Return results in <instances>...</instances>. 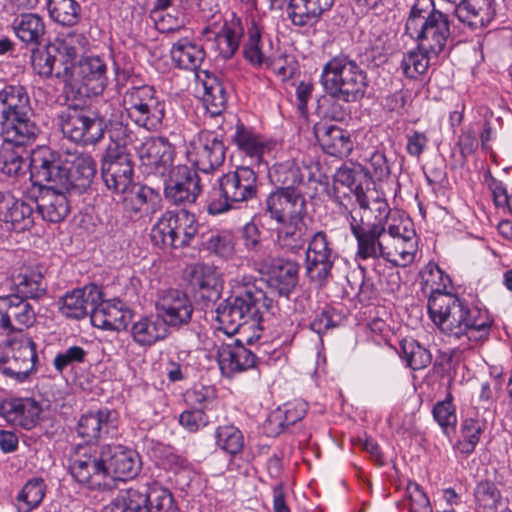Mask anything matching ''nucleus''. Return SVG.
Returning <instances> with one entry per match:
<instances>
[{
	"label": "nucleus",
	"mask_w": 512,
	"mask_h": 512,
	"mask_svg": "<svg viewBox=\"0 0 512 512\" xmlns=\"http://www.w3.org/2000/svg\"><path fill=\"white\" fill-rule=\"evenodd\" d=\"M215 348L221 370L230 373L251 369L258 360L256 352L246 348L242 339H231L229 343H221Z\"/></svg>",
	"instance_id": "obj_27"
},
{
	"label": "nucleus",
	"mask_w": 512,
	"mask_h": 512,
	"mask_svg": "<svg viewBox=\"0 0 512 512\" xmlns=\"http://www.w3.org/2000/svg\"><path fill=\"white\" fill-rule=\"evenodd\" d=\"M215 445L231 458H235L244 449V435L242 431L231 424L220 425L214 431Z\"/></svg>",
	"instance_id": "obj_46"
},
{
	"label": "nucleus",
	"mask_w": 512,
	"mask_h": 512,
	"mask_svg": "<svg viewBox=\"0 0 512 512\" xmlns=\"http://www.w3.org/2000/svg\"><path fill=\"white\" fill-rule=\"evenodd\" d=\"M26 88L6 85L0 90V134L14 141H34L39 128Z\"/></svg>",
	"instance_id": "obj_4"
},
{
	"label": "nucleus",
	"mask_w": 512,
	"mask_h": 512,
	"mask_svg": "<svg viewBox=\"0 0 512 512\" xmlns=\"http://www.w3.org/2000/svg\"><path fill=\"white\" fill-rule=\"evenodd\" d=\"M60 119L63 134L75 143L93 145L104 136V119L87 110L68 108Z\"/></svg>",
	"instance_id": "obj_12"
},
{
	"label": "nucleus",
	"mask_w": 512,
	"mask_h": 512,
	"mask_svg": "<svg viewBox=\"0 0 512 512\" xmlns=\"http://www.w3.org/2000/svg\"><path fill=\"white\" fill-rule=\"evenodd\" d=\"M268 179L276 190H299L304 176L294 160L275 163L268 169Z\"/></svg>",
	"instance_id": "obj_41"
},
{
	"label": "nucleus",
	"mask_w": 512,
	"mask_h": 512,
	"mask_svg": "<svg viewBox=\"0 0 512 512\" xmlns=\"http://www.w3.org/2000/svg\"><path fill=\"white\" fill-rule=\"evenodd\" d=\"M130 320L131 311L118 299H101L91 315V323L94 327L109 331L125 330Z\"/></svg>",
	"instance_id": "obj_29"
},
{
	"label": "nucleus",
	"mask_w": 512,
	"mask_h": 512,
	"mask_svg": "<svg viewBox=\"0 0 512 512\" xmlns=\"http://www.w3.org/2000/svg\"><path fill=\"white\" fill-rule=\"evenodd\" d=\"M72 477L82 486L97 491L113 488V478L106 467L102 446L79 447L70 459Z\"/></svg>",
	"instance_id": "obj_10"
},
{
	"label": "nucleus",
	"mask_w": 512,
	"mask_h": 512,
	"mask_svg": "<svg viewBox=\"0 0 512 512\" xmlns=\"http://www.w3.org/2000/svg\"><path fill=\"white\" fill-rule=\"evenodd\" d=\"M216 399V392L212 386L195 385L185 393V401L194 409L209 408Z\"/></svg>",
	"instance_id": "obj_62"
},
{
	"label": "nucleus",
	"mask_w": 512,
	"mask_h": 512,
	"mask_svg": "<svg viewBox=\"0 0 512 512\" xmlns=\"http://www.w3.org/2000/svg\"><path fill=\"white\" fill-rule=\"evenodd\" d=\"M77 433L86 441L116 437L118 434L116 412L108 408H101L84 413L78 420Z\"/></svg>",
	"instance_id": "obj_20"
},
{
	"label": "nucleus",
	"mask_w": 512,
	"mask_h": 512,
	"mask_svg": "<svg viewBox=\"0 0 512 512\" xmlns=\"http://www.w3.org/2000/svg\"><path fill=\"white\" fill-rule=\"evenodd\" d=\"M198 231L195 216L184 209L166 211L162 215V245L172 249L190 243Z\"/></svg>",
	"instance_id": "obj_16"
},
{
	"label": "nucleus",
	"mask_w": 512,
	"mask_h": 512,
	"mask_svg": "<svg viewBox=\"0 0 512 512\" xmlns=\"http://www.w3.org/2000/svg\"><path fill=\"white\" fill-rule=\"evenodd\" d=\"M106 64L99 57L82 58L77 65H66L57 70V78L64 83L67 97H89L101 94L106 85Z\"/></svg>",
	"instance_id": "obj_9"
},
{
	"label": "nucleus",
	"mask_w": 512,
	"mask_h": 512,
	"mask_svg": "<svg viewBox=\"0 0 512 512\" xmlns=\"http://www.w3.org/2000/svg\"><path fill=\"white\" fill-rule=\"evenodd\" d=\"M350 231L357 243L356 258L361 260L378 259V247L383 225L372 223L367 215L355 212L350 217Z\"/></svg>",
	"instance_id": "obj_18"
},
{
	"label": "nucleus",
	"mask_w": 512,
	"mask_h": 512,
	"mask_svg": "<svg viewBox=\"0 0 512 512\" xmlns=\"http://www.w3.org/2000/svg\"><path fill=\"white\" fill-rule=\"evenodd\" d=\"M33 163L37 182H54L55 187L79 194L91 186L96 174V162L90 154L75 156L65 167L57 153L46 149Z\"/></svg>",
	"instance_id": "obj_2"
},
{
	"label": "nucleus",
	"mask_w": 512,
	"mask_h": 512,
	"mask_svg": "<svg viewBox=\"0 0 512 512\" xmlns=\"http://www.w3.org/2000/svg\"><path fill=\"white\" fill-rule=\"evenodd\" d=\"M46 488L42 478L28 480L16 496L17 512H31L40 506L45 497Z\"/></svg>",
	"instance_id": "obj_47"
},
{
	"label": "nucleus",
	"mask_w": 512,
	"mask_h": 512,
	"mask_svg": "<svg viewBox=\"0 0 512 512\" xmlns=\"http://www.w3.org/2000/svg\"><path fill=\"white\" fill-rule=\"evenodd\" d=\"M34 304L19 295L0 297V332L9 334L29 328L36 322Z\"/></svg>",
	"instance_id": "obj_17"
},
{
	"label": "nucleus",
	"mask_w": 512,
	"mask_h": 512,
	"mask_svg": "<svg viewBox=\"0 0 512 512\" xmlns=\"http://www.w3.org/2000/svg\"><path fill=\"white\" fill-rule=\"evenodd\" d=\"M0 221L16 232L29 230L34 224V206L10 192H0Z\"/></svg>",
	"instance_id": "obj_26"
},
{
	"label": "nucleus",
	"mask_w": 512,
	"mask_h": 512,
	"mask_svg": "<svg viewBox=\"0 0 512 512\" xmlns=\"http://www.w3.org/2000/svg\"><path fill=\"white\" fill-rule=\"evenodd\" d=\"M272 305L273 299L262 288L255 284L246 285L217 307L219 329L230 337L241 323L262 315Z\"/></svg>",
	"instance_id": "obj_7"
},
{
	"label": "nucleus",
	"mask_w": 512,
	"mask_h": 512,
	"mask_svg": "<svg viewBox=\"0 0 512 512\" xmlns=\"http://www.w3.org/2000/svg\"><path fill=\"white\" fill-rule=\"evenodd\" d=\"M402 230L395 239L390 263L394 266H407L412 263L416 253L415 231L408 227L409 223L401 222Z\"/></svg>",
	"instance_id": "obj_45"
},
{
	"label": "nucleus",
	"mask_w": 512,
	"mask_h": 512,
	"mask_svg": "<svg viewBox=\"0 0 512 512\" xmlns=\"http://www.w3.org/2000/svg\"><path fill=\"white\" fill-rule=\"evenodd\" d=\"M281 226L276 231V244L284 251L298 253L304 249L308 241V227L304 218L279 222Z\"/></svg>",
	"instance_id": "obj_35"
},
{
	"label": "nucleus",
	"mask_w": 512,
	"mask_h": 512,
	"mask_svg": "<svg viewBox=\"0 0 512 512\" xmlns=\"http://www.w3.org/2000/svg\"><path fill=\"white\" fill-rule=\"evenodd\" d=\"M159 318L160 316L157 314L149 317H143L134 323L132 327L133 339L140 345L147 346L157 342L160 338Z\"/></svg>",
	"instance_id": "obj_58"
},
{
	"label": "nucleus",
	"mask_w": 512,
	"mask_h": 512,
	"mask_svg": "<svg viewBox=\"0 0 512 512\" xmlns=\"http://www.w3.org/2000/svg\"><path fill=\"white\" fill-rule=\"evenodd\" d=\"M495 0H461L455 6V16L471 30L487 27L496 16Z\"/></svg>",
	"instance_id": "obj_30"
},
{
	"label": "nucleus",
	"mask_w": 512,
	"mask_h": 512,
	"mask_svg": "<svg viewBox=\"0 0 512 512\" xmlns=\"http://www.w3.org/2000/svg\"><path fill=\"white\" fill-rule=\"evenodd\" d=\"M485 430V422L479 417H467L461 421L459 438L455 447L462 454L469 455L475 451Z\"/></svg>",
	"instance_id": "obj_44"
},
{
	"label": "nucleus",
	"mask_w": 512,
	"mask_h": 512,
	"mask_svg": "<svg viewBox=\"0 0 512 512\" xmlns=\"http://www.w3.org/2000/svg\"><path fill=\"white\" fill-rule=\"evenodd\" d=\"M17 38L33 47H38L44 38L46 27L44 20L36 13H22L12 22Z\"/></svg>",
	"instance_id": "obj_39"
},
{
	"label": "nucleus",
	"mask_w": 512,
	"mask_h": 512,
	"mask_svg": "<svg viewBox=\"0 0 512 512\" xmlns=\"http://www.w3.org/2000/svg\"><path fill=\"white\" fill-rule=\"evenodd\" d=\"M242 54L244 59L255 69L270 68L274 64L272 39L254 21L247 29Z\"/></svg>",
	"instance_id": "obj_22"
},
{
	"label": "nucleus",
	"mask_w": 512,
	"mask_h": 512,
	"mask_svg": "<svg viewBox=\"0 0 512 512\" xmlns=\"http://www.w3.org/2000/svg\"><path fill=\"white\" fill-rule=\"evenodd\" d=\"M102 450L106 467L113 478V487L116 480H130L139 474L141 461L134 449L120 444H106L102 445Z\"/></svg>",
	"instance_id": "obj_19"
},
{
	"label": "nucleus",
	"mask_w": 512,
	"mask_h": 512,
	"mask_svg": "<svg viewBox=\"0 0 512 512\" xmlns=\"http://www.w3.org/2000/svg\"><path fill=\"white\" fill-rule=\"evenodd\" d=\"M333 4L334 0H290L288 16L295 26L303 27L317 22Z\"/></svg>",
	"instance_id": "obj_36"
},
{
	"label": "nucleus",
	"mask_w": 512,
	"mask_h": 512,
	"mask_svg": "<svg viewBox=\"0 0 512 512\" xmlns=\"http://www.w3.org/2000/svg\"><path fill=\"white\" fill-rule=\"evenodd\" d=\"M150 494L138 489L128 488L120 490L110 505L104 507L102 512H152L148 506Z\"/></svg>",
	"instance_id": "obj_42"
},
{
	"label": "nucleus",
	"mask_w": 512,
	"mask_h": 512,
	"mask_svg": "<svg viewBox=\"0 0 512 512\" xmlns=\"http://www.w3.org/2000/svg\"><path fill=\"white\" fill-rule=\"evenodd\" d=\"M235 244V237L232 231L221 230L211 233L203 245L209 253L223 260H230L236 252Z\"/></svg>",
	"instance_id": "obj_53"
},
{
	"label": "nucleus",
	"mask_w": 512,
	"mask_h": 512,
	"mask_svg": "<svg viewBox=\"0 0 512 512\" xmlns=\"http://www.w3.org/2000/svg\"><path fill=\"white\" fill-rule=\"evenodd\" d=\"M16 287V294L23 299L38 300L42 298L47 292V284L44 281V276L39 270H30L19 273L14 278Z\"/></svg>",
	"instance_id": "obj_43"
},
{
	"label": "nucleus",
	"mask_w": 512,
	"mask_h": 512,
	"mask_svg": "<svg viewBox=\"0 0 512 512\" xmlns=\"http://www.w3.org/2000/svg\"><path fill=\"white\" fill-rule=\"evenodd\" d=\"M314 134L322 150L330 156L347 157L353 149L350 133L334 124L317 123Z\"/></svg>",
	"instance_id": "obj_32"
},
{
	"label": "nucleus",
	"mask_w": 512,
	"mask_h": 512,
	"mask_svg": "<svg viewBox=\"0 0 512 512\" xmlns=\"http://www.w3.org/2000/svg\"><path fill=\"white\" fill-rule=\"evenodd\" d=\"M233 139L237 147L250 157L260 158L264 153L266 146L263 140L243 124L236 126Z\"/></svg>",
	"instance_id": "obj_57"
},
{
	"label": "nucleus",
	"mask_w": 512,
	"mask_h": 512,
	"mask_svg": "<svg viewBox=\"0 0 512 512\" xmlns=\"http://www.w3.org/2000/svg\"><path fill=\"white\" fill-rule=\"evenodd\" d=\"M298 274V262L278 258L271 264L269 283L280 295L288 296L298 283Z\"/></svg>",
	"instance_id": "obj_37"
},
{
	"label": "nucleus",
	"mask_w": 512,
	"mask_h": 512,
	"mask_svg": "<svg viewBox=\"0 0 512 512\" xmlns=\"http://www.w3.org/2000/svg\"><path fill=\"white\" fill-rule=\"evenodd\" d=\"M402 359L412 370H421L428 367L432 355L428 349L414 339H403L400 343Z\"/></svg>",
	"instance_id": "obj_54"
},
{
	"label": "nucleus",
	"mask_w": 512,
	"mask_h": 512,
	"mask_svg": "<svg viewBox=\"0 0 512 512\" xmlns=\"http://www.w3.org/2000/svg\"><path fill=\"white\" fill-rule=\"evenodd\" d=\"M169 45L171 60L180 69L196 71L206 58L203 46L192 42L186 36L177 37Z\"/></svg>",
	"instance_id": "obj_34"
},
{
	"label": "nucleus",
	"mask_w": 512,
	"mask_h": 512,
	"mask_svg": "<svg viewBox=\"0 0 512 512\" xmlns=\"http://www.w3.org/2000/svg\"><path fill=\"white\" fill-rule=\"evenodd\" d=\"M192 313V303L184 292L168 290L162 294V323L169 329L178 330L187 325Z\"/></svg>",
	"instance_id": "obj_31"
},
{
	"label": "nucleus",
	"mask_w": 512,
	"mask_h": 512,
	"mask_svg": "<svg viewBox=\"0 0 512 512\" xmlns=\"http://www.w3.org/2000/svg\"><path fill=\"white\" fill-rule=\"evenodd\" d=\"M33 141H14L3 137V143L0 146V171L9 177H19L25 175L32 167L31 177L35 176V167L33 160L43 154V151L36 154L30 161L27 157L25 145Z\"/></svg>",
	"instance_id": "obj_23"
},
{
	"label": "nucleus",
	"mask_w": 512,
	"mask_h": 512,
	"mask_svg": "<svg viewBox=\"0 0 512 512\" xmlns=\"http://www.w3.org/2000/svg\"><path fill=\"white\" fill-rule=\"evenodd\" d=\"M46 187L40 198L36 201L38 214L42 219L50 223L62 222L70 213V204L66 189L55 187L54 182H45Z\"/></svg>",
	"instance_id": "obj_28"
},
{
	"label": "nucleus",
	"mask_w": 512,
	"mask_h": 512,
	"mask_svg": "<svg viewBox=\"0 0 512 512\" xmlns=\"http://www.w3.org/2000/svg\"><path fill=\"white\" fill-rule=\"evenodd\" d=\"M155 90L152 86L132 85L123 93V103L130 117H134L135 113H149V101L153 100Z\"/></svg>",
	"instance_id": "obj_48"
},
{
	"label": "nucleus",
	"mask_w": 512,
	"mask_h": 512,
	"mask_svg": "<svg viewBox=\"0 0 512 512\" xmlns=\"http://www.w3.org/2000/svg\"><path fill=\"white\" fill-rule=\"evenodd\" d=\"M336 254L324 231H317L308 242L305 253V270L309 280L318 286L325 285L332 277L331 270Z\"/></svg>",
	"instance_id": "obj_14"
},
{
	"label": "nucleus",
	"mask_w": 512,
	"mask_h": 512,
	"mask_svg": "<svg viewBox=\"0 0 512 512\" xmlns=\"http://www.w3.org/2000/svg\"><path fill=\"white\" fill-rule=\"evenodd\" d=\"M244 28L241 19L231 13L229 19L211 22L200 31V39L211 43V49L217 57L224 60L231 59L238 51Z\"/></svg>",
	"instance_id": "obj_11"
},
{
	"label": "nucleus",
	"mask_w": 512,
	"mask_h": 512,
	"mask_svg": "<svg viewBox=\"0 0 512 512\" xmlns=\"http://www.w3.org/2000/svg\"><path fill=\"white\" fill-rule=\"evenodd\" d=\"M38 355L35 342L20 333L0 341V373L15 382L24 383L34 373Z\"/></svg>",
	"instance_id": "obj_8"
},
{
	"label": "nucleus",
	"mask_w": 512,
	"mask_h": 512,
	"mask_svg": "<svg viewBox=\"0 0 512 512\" xmlns=\"http://www.w3.org/2000/svg\"><path fill=\"white\" fill-rule=\"evenodd\" d=\"M365 174L370 178L383 181L390 176L391 168L386 155L381 151H374L368 160Z\"/></svg>",
	"instance_id": "obj_64"
},
{
	"label": "nucleus",
	"mask_w": 512,
	"mask_h": 512,
	"mask_svg": "<svg viewBox=\"0 0 512 512\" xmlns=\"http://www.w3.org/2000/svg\"><path fill=\"white\" fill-rule=\"evenodd\" d=\"M54 46L68 65H72L74 60L87 50L89 40L84 33L71 31L61 38H57Z\"/></svg>",
	"instance_id": "obj_50"
},
{
	"label": "nucleus",
	"mask_w": 512,
	"mask_h": 512,
	"mask_svg": "<svg viewBox=\"0 0 512 512\" xmlns=\"http://www.w3.org/2000/svg\"><path fill=\"white\" fill-rule=\"evenodd\" d=\"M320 83L330 99L360 102L369 87L367 72L348 54L330 58L322 67Z\"/></svg>",
	"instance_id": "obj_3"
},
{
	"label": "nucleus",
	"mask_w": 512,
	"mask_h": 512,
	"mask_svg": "<svg viewBox=\"0 0 512 512\" xmlns=\"http://www.w3.org/2000/svg\"><path fill=\"white\" fill-rule=\"evenodd\" d=\"M434 13H441L434 7L433 0H415L405 24V34L409 31H415L426 19L432 17Z\"/></svg>",
	"instance_id": "obj_60"
},
{
	"label": "nucleus",
	"mask_w": 512,
	"mask_h": 512,
	"mask_svg": "<svg viewBox=\"0 0 512 512\" xmlns=\"http://www.w3.org/2000/svg\"><path fill=\"white\" fill-rule=\"evenodd\" d=\"M162 137V178L165 199L176 206L195 203L202 188L196 172L182 163V145Z\"/></svg>",
	"instance_id": "obj_5"
},
{
	"label": "nucleus",
	"mask_w": 512,
	"mask_h": 512,
	"mask_svg": "<svg viewBox=\"0 0 512 512\" xmlns=\"http://www.w3.org/2000/svg\"><path fill=\"white\" fill-rule=\"evenodd\" d=\"M50 17L63 26L76 25L81 19V6L77 0H47Z\"/></svg>",
	"instance_id": "obj_51"
},
{
	"label": "nucleus",
	"mask_w": 512,
	"mask_h": 512,
	"mask_svg": "<svg viewBox=\"0 0 512 512\" xmlns=\"http://www.w3.org/2000/svg\"><path fill=\"white\" fill-rule=\"evenodd\" d=\"M133 163L126 148L112 143L102 159L101 174L106 187L116 193H127L133 182Z\"/></svg>",
	"instance_id": "obj_13"
},
{
	"label": "nucleus",
	"mask_w": 512,
	"mask_h": 512,
	"mask_svg": "<svg viewBox=\"0 0 512 512\" xmlns=\"http://www.w3.org/2000/svg\"><path fill=\"white\" fill-rule=\"evenodd\" d=\"M138 153L142 172L156 175L160 167V136L146 138Z\"/></svg>",
	"instance_id": "obj_55"
},
{
	"label": "nucleus",
	"mask_w": 512,
	"mask_h": 512,
	"mask_svg": "<svg viewBox=\"0 0 512 512\" xmlns=\"http://www.w3.org/2000/svg\"><path fill=\"white\" fill-rule=\"evenodd\" d=\"M421 278L422 291L428 295V314L442 333L475 342L488 337L492 320L487 311L446 292L451 280L436 263L429 262L421 271Z\"/></svg>",
	"instance_id": "obj_1"
},
{
	"label": "nucleus",
	"mask_w": 512,
	"mask_h": 512,
	"mask_svg": "<svg viewBox=\"0 0 512 512\" xmlns=\"http://www.w3.org/2000/svg\"><path fill=\"white\" fill-rule=\"evenodd\" d=\"M404 506H407L410 512H432L429 498L420 485L409 481L406 486Z\"/></svg>",
	"instance_id": "obj_61"
},
{
	"label": "nucleus",
	"mask_w": 512,
	"mask_h": 512,
	"mask_svg": "<svg viewBox=\"0 0 512 512\" xmlns=\"http://www.w3.org/2000/svg\"><path fill=\"white\" fill-rule=\"evenodd\" d=\"M258 175L248 166H239L234 171L221 175L213 186L207 211L210 215H220L257 197Z\"/></svg>",
	"instance_id": "obj_6"
},
{
	"label": "nucleus",
	"mask_w": 512,
	"mask_h": 512,
	"mask_svg": "<svg viewBox=\"0 0 512 512\" xmlns=\"http://www.w3.org/2000/svg\"><path fill=\"white\" fill-rule=\"evenodd\" d=\"M102 296V290L98 285L88 284L66 293L60 300L59 309L67 318L82 319L94 313Z\"/></svg>",
	"instance_id": "obj_24"
},
{
	"label": "nucleus",
	"mask_w": 512,
	"mask_h": 512,
	"mask_svg": "<svg viewBox=\"0 0 512 512\" xmlns=\"http://www.w3.org/2000/svg\"><path fill=\"white\" fill-rule=\"evenodd\" d=\"M204 79L201 80L202 101L207 111L212 116L220 115L226 108L227 93L226 89L216 75L203 71Z\"/></svg>",
	"instance_id": "obj_40"
},
{
	"label": "nucleus",
	"mask_w": 512,
	"mask_h": 512,
	"mask_svg": "<svg viewBox=\"0 0 512 512\" xmlns=\"http://www.w3.org/2000/svg\"><path fill=\"white\" fill-rule=\"evenodd\" d=\"M240 240L253 259L262 261L268 256L266 240L261 237V231L256 223L251 221L242 227Z\"/></svg>",
	"instance_id": "obj_52"
},
{
	"label": "nucleus",
	"mask_w": 512,
	"mask_h": 512,
	"mask_svg": "<svg viewBox=\"0 0 512 512\" xmlns=\"http://www.w3.org/2000/svg\"><path fill=\"white\" fill-rule=\"evenodd\" d=\"M430 57H433L432 54H428L417 47V49L403 55L400 68L407 78L418 79L428 70Z\"/></svg>",
	"instance_id": "obj_56"
},
{
	"label": "nucleus",
	"mask_w": 512,
	"mask_h": 512,
	"mask_svg": "<svg viewBox=\"0 0 512 512\" xmlns=\"http://www.w3.org/2000/svg\"><path fill=\"white\" fill-rule=\"evenodd\" d=\"M68 65L60 55L54 44L49 45L44 51H38L32 55L33 69L41 76L57 77V70H63Z\"/></svg>",
	"instance_id": "obj_49"
},
{
	"label": "nucleus",
	"mask_w": 512,
	"mask_h": 512,
	"mask_svg": "<svg viewBox=\"0 0 512 512\" xmlns=\"http://www.w3.org/2000/svg\"><path fill=\"white\" fill-rule=\"evenodd\" d=\"M266 210L275 221L285 222L304 218L307 214L306 200L300 190H275L268 194Z\"/></svg>",
	"instance_id": "obj_21"
},
{
	"label": "nucleus",
	"mask_w": 512,
	"mask_h": 512,
	"mask_svg": "<svg viewBox=\"0 0 512 512\" xmlns=\"http://www.w3.org/2000/svg\"><path fill=\"white\" fill-rule=\"evenodd\" d=\"M406 35L417 41L419 49L437 57L444 51L451 36L449 17L443 12L434 13L415 31L411 30Z\"/></svg>",
	"instance_id": "obj_15"
},
{
	"label": "nucleus",
	"mask_w": 512,
	"mask_h": 512,
	"mask_svg": "<svg viewBox=\"0 0 512 512\" xmlns=\"http://www.w3.org/2000/svg\"><path fill=\"white\" fill-rule=\"evenodd\" d=\"M41 413L42 407L34 398H10L0 402V415L8 423L26 430L39 423Z\"/></svg>",
	"instance_id": "obj_25"
},
{
	"label": "nucleus",
	"mask_w": 512,
	"mask_h": 512,
	"mask_svg": "<svg viewBox=\"0 0 512 512\" xmlns=\"http://www.w3.org/2000/svg\"><path fill=\"white\" fill-rule=\"evenodd\" d=\"M435 421L441 427L444 435L450 437L451 433L455 431L457 416L455 406L453 404V397L449 393L445 400L437 402L432 410Z\"/></svg>",
	"instance_id": "obj_59"
},
{
	"label": "nucleus",
	"mask_w": 512,
	"mask_h": 512,
	"mask_svg": "<svg viewBox=\"0 0 512 512\" xmlns=\"http://www.w3.org/2000/svg\"><path fill=\"white\" fill-rule=\"evenodd\" d=\"M181 15L180 12H177L176 15L162 13V43L166 42L169 45L170 41H175L177 37L183 36V33L186 32Z\"/></svg>",
	"instance_id": "obj_63"
},
{
	"label": "nucleus",
	"mask_w": 512,
	"mask_h": 512,
	"mask_svg": "<svg viewBox=\"0 0 512 512\" xmlns=\"http://www.w3.org/2000/svg\"><path fill=\"white\" fill-rule=\"evenodd\" d=\"M306 414L303 402L287 403L271 412L265 422V430L269 435L277 436L287 427L302 420Z\"/></svg>",
	"instance_id": "obj_38"
},
{
	"label": "nucleus",
	"mask_w": 512,
	"mask_h": 512,
	"mask_svg": "<svg viewBox=\"0 0 512 512\" xmlns=\"http://www.w3.org/2000/svg\"><path fill=\"white\" fill-rule=\"evenodd\" d=\"M194 163L197 168L210 173L225 160V147L222 141L212 135H203L193 142Z\"/></svg>",
	"instance_id": "obj_33"
}]
</instances>
